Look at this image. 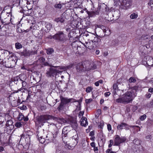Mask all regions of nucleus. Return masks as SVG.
I'll list each match as a JSON object with an SVG mask.
<instances>
[{
  "label": "nucleus",
  "instance_id": "obj_53",
  "mask_svg": "<svg viewBox=\"0 0 153 153\" xmlns=\"http://www.w3.org/2000/svg\"><path fill=\"white\" fill-rule=\"evenodd\" d=\"M91 146L93 147H95V144L94 142H93L91 143Z\"/></svg>",
  "mask_w": 153,
  "mask_h": 153
},
{
  "label": "nucleus",
  "instance_id": "obj_35",
  "mask_svg": "<svg viewBox=\"0 0 153 153\" xmlns=\"http://www.w3.org/2000/svg\"><path fill=\"white\" fill-rule=\"evenodd\" d=\"M128 81L130 82H135L136 81V79L134 77H131L129 79Z\"/></svg>",
  "mask_w": 153,
  "mask_h": 153
},
{
  "label": "nucleus",
  "instance_id": "obj_19",
  "mask_svg": "<svg viewBox=\"0 0 153 153\" xmlns=\"http://www.w3.org/2000/svg\"><path fill=\"white\" fill-rule=\"evenodd\" d=\"M78 140L74 139H70V144L73 147H74L78 143Z\"/></svg>",
  "mask_w": 153,
  "mask_h": 153
},
{
  "label": "nucleus",
  "instance_id": "obj_48",
  "mask_svg": "<svg viewBox=\"0 0 153 153\" xmlns=\"http://www.w3.org/2000/svg\"><path fill=\"white\" fill-rule=\"evenodd\" d=\"M100 27H101V29H102L103 30V32H104V33L106 32V29L105 28V27L104 26L102 25L100 26Z\"/></svg>",
  "mask_w": 153,
  "mask_h": 153
},
{
  "label": "nucleus",
  "instance_id": "obj_27",
  "mask_svg": "<svg viewBox=\"0 0 153 153\" xmlns=\"http://www.w3.org/2000/svg\"><path fill=\"white\" fill-rule=\"evenodd\" d=\"M73 66V64H71L70 65H68L66 67H62V69H63L64 70H67L68 69H70V68H72Z\"/></svg>",
  "mask_w": 153,
  "mask_h": 153
},
{
  "label": "nucleus",
  "instance_id": "obj_56",
  "mask_svg": "<svg viewBox=\"0 0 153 153\" xmlns=\"http://www.w3.org/2000/svg\"><path fill=\"white\" fill-rule=\"evenodd\" d=\"M23 119L25 121H27L28 120V118L27 117H25L24 116Z\"/></svg>",
  "mask_w": 153,
  "mask_h": 153
},
{
  "label": "nucleus",
  "instance_id": "obj_9",
  "mask_svg": "<svg viewBox=\"0 0 153 153\" xmlns=\"http://www.w3.org/2000/svg\"><path fill=\"white\" fill-rule=\"evenodd\" d=\"M92 37L94 38V39H92L91 40L94 48L99 46L101 43V39L93 35H92Z\"/></svg>",
  "mask_w": 153,
  "mask_h": 153
},
{
  "label": "nucleus",
  "instance_id": "obj_1",
  "mask_svg": "<svg viewBox=\"0 0 153 153\" xmlns=\"http://www.w3.org/2000/svg\"><path fill=\"white\" fill-rule=\"evenodd\" d=\"M137 87H131L129 91L122 97L116 99V101L118 103L128 104L132 102L137 96L136 92Z\"/></svg>",
  "mask_w": 153,
  "mask_h": 153
},
{
  "label": "nucleus",
  "instance_id": "obj_47",
  "mask_svg": "<svg viewBox=\"0 0 153 153\" xmlns=\"http://www.w3.org/2000/svg\"><path fill=\"white\" fill-rule=\"evenodd\" d=\"M149 107H153V100H152L150 102V103L149 105Z\"/></svg>",
  "mask_w": 153,
  "mask_h": 153
},
{
  "label": "nucleus",
  "instance_id": "obj_38",
  "mask_svg": "<svg viewBox=\"0 0 153 153\" xmlns=\"http://www.w3.org/2000/svg\"><path fill=\"white\" fill-rule=\"evenodd\" d=\"M112 149H107L106 151V153H116V152H115L111 151Z\"/></svg>",
  "mask_w": 153,
  "mask_h": 153
},
{
  "label": "nucleus",
  "instance_id": "obj_28",
  "mask_svg": "<svg viewBox=\"0 0 153 153\" xmlns=\"http://www.w3.org/2000/svg\"><path fill=\"white\" fill-rule=\"evenodd\" d=\"M53 49L52 48H48L47 50L46 53L48 54H51L53 52Z\"/></svg>",
  "mask_w": 153,
  "mask_h": 153
},
{
  "label": "nucleus",
  "instance_id": "obj_45",
  "mask_svg": "<svg viewBox=\"0 0 153 153\" xmlns=\"http://www.w3.org/2000/svg\"><path fill=\"white\" fill-rule=\"evenodd\" d=\"M39 60L41 62H44L45 61V59L43 57H41L39 58Z\"/></svg>",
  "mask_w": 153,
  "mask_h": 153
},
{
  "label": "nucleus",
  "instance_id": "obj_46",
  "mask_svg": "<svg viewBox=\"0 0 153 153\" xmlns=\"http://www.w3.org/2000/svg\"><path fill=\"white\" fill-rule=\"evenodd\" d=\"M83 114L84 112L81 111L79 112V114L78 116L80 118L81 117H82L83 115Z\"/></svg>",
  "mask_w": 153,
  "mask_h": 153
},
{
  "label": "nucleus",
  "instance_id": "obj_29",
  "mask_svg": "<svg viewBox=\"0 0 153 153\" xmlns=\"http://www.w3.org/2000/svg\"><path fill=\"white\" fill-rule=\"evenodd\" d=\"M38 136L39 138V139L40 142L42 143H44L45 141V140L44 138H43L42 136H40V137H39V136L38 135Z\"/></svg>",
  "mask_w": 153,
  "mask_h": 153
},
{
  "label": "nucleus",
  "instance_id": "obj_58",
  "mask_svg": "<svg viewBox=\"0 0 153 153\" xmlns=\"http://www.w3.org/2000/svg\"><path fill=\"white\" fill-rule=\"evenodd\" d=\"M149 91L150 92H153V88H150L149 89Z\"/></svg>",
  "mask_w": 153,
  "mask_h": 153
},
{
  "label": "nucleus",
  "instance_id": "obj_61",
  "mask_svg": "<svg viewBox=\"0 0 153 153\" xmlns=\"http://www.w3.org/2000/svg\"><path fill=\"white\" fill-rule=\"evenodd\" d=\"M26 82L25 81L22 82V86H25L26 85Z\"/></svg>",
  "mask_w": 153,
  "mask_h": 153
},
{
  "label": "nucleus",
  "instance_id": "obj_44",
  "mask_svg": "<svg viewBox=\"0 0 153 153\" xmlns=\"http://www.w3.org/2000/svg\"><path fill=\"white\" fill-rule=\"evenodd\" d=\"M97 114L98 115L97 117L101 114V110L100 109H98L97 112ZM96 117L97 116V115H96Z\"/></svg>",
  "mask_w": 153,
  "mask_h": 153
},
{
  "label": "nucleus",
  "instance_id": "obj_64",
  "mask_svg": "<svg viewBox=\"0 0 153 153\" xmlns=\"http://www.w3.org/2000/svg\"><path fill=\"white\" fill-rule=\"evenodd\" d=\"M125 129L126 130H128L129 129V126H128V125H127V126H124Z\"/></svg>",
  "mask_w": 153,
  "mask_h": 153
},
{
  "label": "nucleus",
  "instance_id": "obj_21",
  "mask_svg": "<svg viewBox=\"0 0 153 153\" xmlns=\"http://www.w3.org/2000/svg\"><path fill=\"white\" fill-rule=\"evenodd\" d=\"M71 127L74 128V129L75 130V129H76L78 125L76 121L74 120L71 122Z\"/></svg>",
  "mask_w": 153,
  "mask_h": 153
},
{
  "label": "nucleus",
  "instance_id": "obj_40",
  "mask_svg": "<svg viewBox=\"0 0 153 153\" xmlns=\"http://www.w3.org/2000/svg\"><path fill=\"white\" fill-rule=\"evenodd\" d=\"M146 117V116L145 114H144L141 116L140 117V119L141 120H144Z\"/></svg>",
  "mask_w": 153,
  "mask_h": 153
},
{
  "label": "nucleus",
  "instance_id": "obj_7",
  "mask_svg": "<svg viewBox=\"0 0 153 153\" xmlns=\"http://www.w3.org/2000/svg\"><path fill=\"white\" fill-rule=\"evenodd\" d=\"M9 13L7 12H5L4 10H3L1 13V18H2V19L3 20L5 23V24H7L10 23L11 21V17L9 16Z\"/></svg>",
  "mask_w": 153,
  "mask_h": 153
},
{
  "label": "nucleus",
  "instance_id": "obj_57",
  "mask_svg": "<svg viewBox=\"0 0 153 153\" xmlns=\"http://www.w3.org/2000/svg\"><path fill=\"white\" fill-rule=\"evenodd\" d=\"M4 150V148L2 146H0V152H1Z\"/></svg>",
  "mask_w": 153,
  "mask_h": 153
},
{
  "label": "nucleus",
  "instance_id": "obj_17",
  "mask_svg": "<svg viewBox=\"0 0 153 153\" xmlns=\"http://www.w3.org/2000/svg\"><path fill=\"white\" fill-rule=\"evenodd\" d=\"M81 125L85 127L88 125V122L87 118L84 117H82L81 120Z\"/></svg>",
  "mask_w": 153,
  "mask_h": 153
},
{
  "label": "nucleus",
  "instance_id": "obj_24",
  "mask_svg": "<svg viewBox=\"0 0 153 153\" xmlns=\"http://www.w3.org/2000/svg\"><path fill=\"white\" fill-rule=\"evenodd\" d=\"M88 145L87 141L84 140L82 142V147L83 149H86L88 147Z\"/></svg>",
  "mask_w": 153,
  "mask_h": 153
},
{
  "label": "nucleus",
  "instance_id": "obj_37",
  "mask_svg": "<svg viewBox=\"0 0 153 153\" xmlns=\"http://www.w3.org/2000/svg\"><path fill=\"white\" fill-rule=\"evenodd\" d=\"M134 143L137 145H139L140 144V141L138 140H134Z\"/></svg>",
  "mask_w": 153,
  "mask_h": 153
},
{
  "label": "nucleus",
  "instance_id": "obj_5",
  "mask_svg": "<svg viewBox=\"0 0 153 153\" xmlns=\"http://www.w3.org/2000/svg\"><path fill=\"white\" fill-rule=\"evenodd\" d=\"M53 118V117L49 115H44L38 116L37 117V121L39 123L43 124L48 120Z\"/></svg>",
  "mask_w": 153,
  "mask_h": 153
},
{
  "label": "nucleus",
  "instance_id": "obj_23",
  "mask_svg": "<svg viewBox=\"0 0 153 153\" xmlns=\"http://www.w3.org/2000/svg\"><path fill=\"white\" fill-rule=\"evenodd\" d=\"M127 126V124L126 123H123L120 124H119L117 126V128L119 130H121L123 128V127Z\"/></svg>",
  "mask_w": 153,
  "mask_h": 153
},
{
  "label": "nucleus",
  "instance_id": "obj_15",
  "mask_svg": "<svg viewBox=\"0 0 153 153\" xmlns=\"http://www.w3.org/2000/svg\"><path fill=\"white\" fill-rule=\"evenodd\" d=\"M54 135L52 133L48 134L46 137V139L49 140L50 142H53L54 139L56 138V136Z\"/></svg>",
  "mask_w": 153,
  "mask_h": 153
},
{
  "label": "nucleus",
  "instance_id": "obj_14",
  "mask_svg": "<svg viewBox=\"0 0 153 153\" xmlns=\"http://www.w3.org/2000/svg\"><path fill=\"white\" fill-rule=\"evenodd\" d=\"M77 71L80 72L85 70L87 68V66L84 65L83 63L81 62L78 63L76 66Z\"/></svg>",
  "mask_w": 153,
  "mask_h": 153
},
{
  "label": "nucleus",
  "instance_id": "obj_18",
  "mask_svg": "<svg viewBox=\"0 0 153 153\" xmlns=\"http://www.w3.org/2000/svg\"><path fill=\"white\" fill-rule=\"evenodd\" d=\"M86 45H85V46L88 48L89 49H91L95 48L93 45V42L91 40L89 42L86 43Z\"/></svg>",
  "mask_w": 153,
  "mask_h": 153
},
{
  "label": "nucleus",
  "instance_id": "obj_59",
  "mask_svg": "<svg viewBox=\"0 0 153 153\" xmlns=\"http://www.w3.org/2000/svg\"><path fill=\"white\" fill-rule=\"evenodd\" d=\"M113 88L114 89L115 92L116 93V91L118 89V87H113Z\"/></svg>",
  "mask_w": 153,
  "mask_h": 153
},
{
  "label": "nucleus",
  "instance_id": "obj_11",
  "mask_svg": "<svg viewBox=\"0 0 153 153\" xmlns=\"http://www.w3.org/2000/svg\"><path fill=\"white\" fill-rule=\"evenodd\" d=\"M100 10L97 9L94 11H86L89 17H94L96 15H98L99 14Z\"/></svg>",
  "mask_w": 153,
  "mask_h": 153
},
{
  "label": "nucleus",
  "instance_id": "obj_6",
  "mask_svg": "<svg viewBox=\"0 0 153 153\" xmlns=\"http://www.w3.org/2000/svg\"><path fill=\"white\" fill-rule=\"evenodd\" d=\"M126 140V137H120L118 135H116L114 137V146H119L120 145L124 142Z\"/></svg>",
  "mask_w": 153,
  "mask_h": 153
},
{
  "label": "nucleus",
  "instance_id": "obj_2",
  "mask_svg": "<svg viewBox=\"0 0 153 153\" xmlns=\"http://www.w3.org/2000/svg\"><path fill=\"white\" fill-rule=\"evenodd\" d=\"M114 4L116 6L120 5L123 9H126L129 7L132 4V0H114Z\"/></svg>",
  "mask_w": 153,
  "mask_h": 153
},
{
  "label": "nucleus",
  "instance_id": "obj_42",
  "mask_svg": "<svg viewBox=\"0 0 153 153\" xmlns=\"http://www.w3.org/2000/svg\"><path fill=\"white\" fill-rule=\"evenodd\" d=\"M15 126L16 127H19L22 126V124L20 122H19V123L17 122V123H16V124H15Z\"/></svg>",
  "mask_w": 153,
  "mask_h": 153
},
{
  "label": "nucleus",
  "instance_id": "obj_51",
  "mask_svg": "<svg viewBox=\"0 0 153 153\" xmlns=\"http://www.w3.org/2000/svg\"><path fill=\"white\" fill-rule=\"evenodd\" d=\"M30 94L29 93L28 94V96L27 97V99H26V100L28 101H28H30Z\"/></svg>",
  "mask_w": 153,
  "mask_h": 153
},
{
  "label": "nucleus",
  "instance_id": "obj_60",
  "mask_svg": "<svg viewBox=\"0 0 153 153\" xmlns=\"http://www.w3.org/2000/svg\"><path fill=\"white\" fill-rule=\"evenodd\" d=\"M32 29V26H30L29 29H27L26 30L27 32H28L30 30Z\"/></svg>",
  "mask_w": 153,
  "mask_h": 153
},
{
  "label": "nucleus",
  "instance_id": "obj_13",
  "mask_svg": "<svg viewBox=\"0 0 153 153\" xmlns=\"http://www.w3.org/2000/svg\"><path fill=\"white\" fill-rule=\"evenodd\" d=\"M141 39L142 40H146L147 41H148L147 43H146L145 44L146 47V48H149L150 47V45L149 43L151 40L150 39L149 36L148 35L145 34L143 35L141 37Z\"/></svg>",
  "mask_w": 153,
  "mask_h": 153
},
{
  "label": "nucleus",
  "instance_id": "obj_22",
  "mask_svg": "<svg viewBox=\"0 0 153 153\" xmlns=\"http://www.w3.org/2000/svg\"><path fill=\"white\" fill-rule=\"evenodd\" d=\"M54 21L57 23H63L64 21V19L62 17H58L55 18Z\"/></svg>",
  "mask_w": 153,
  "mask_h": 153
},
{
  "label": "nucleus",
  "instance_id": "obj_8",
  "mask_svg": "<svg viewBox=\"0 0 153 153\" xmlns=\"http://www.w3.org/2000/svg\"><path fill=\"white\" fill-rule=\"evenodd\" d=\"M71 127L70 126H66L63 128L62 130V137L63 141L65 142V141H64L63 137H65L68 134V133L71 131Z\"/></svg>",
  "mask_w": 153,
  "mask_h": 153
},
{
  "label": "nucleus",
  "instance_id": "obj_31",
  "mask_svg": "<svg viewBox=\"0 0 153 153\" xmlns=\"http://www.w3.org/2000/svg\"><path fill=\"white\" fill-rule=\"evenodd\" d=\"M103 81L102 80H100L99 81L95 82V85L96 86H98L99 85H102V84Z\"/></svg>",
  "mask_w": 153,
  "mask_h": 153
},
{
  "label": "nucleus",
  "instance_id": "obj_54",
  "mask_svg": "<svg viewBox=\"0 0 153 153\" xmlns=\"http://www.w3.org/2000/svg\"><path fill=\"white\" fill-rule=\"evenodd\" d=\"M129 126L130 127H132V128H134V127H136L138 128H139V130L140 131V127L139 126Z\"/></svg>",
  "mask_w": 153,
  "mask_h": 153
},
{
  "label": "nucleus",
  "instance_id": "obj_55",
  "mask_svg": "<svg viewBox=\"0 0 153 153\" xmlns=\"http://www.w3.org/2000/svg\"><path fill=\"white\" fill-rule=\"evenodd\" d=\"M94 150L95 152H96V151L97 152L98 151V149L97 147H96V146H95V147H94Z\"/></svg>",
  "mask_w": 153,
  "mask_h": 153
},
{
  "label": "nucleus",
  "instance_id": "obj_16",
  "mask_svg": "<svg viewBox=\"0 0 153 153\" xmlns=\"http://www.w3.org/2000/svg\"><path fill=\"white\" fill-rule=\"evenodd\" d=\"M146 59H147L146 65V66H151L153 65V58L149 56H146Z\"/></svg>",
  "mask_w": 153,
  "mask_h": 153
},
{
  "label": "nucleus",
  "instance_id": "obj_36",
  "mask_svg": "<svg viewBox=\"0 0 153 153\" xmlns=\"http://www.w3.org/2000/svg\"><path fill=\"white\" fill-rule=\"evenodd\" d=\"M91 87H88L86 89V92L87 93L90 92L92 90Z\"/></svg>",
  "mask_w": 153,
  "mask_h": 153
},
{
  "label": "nucleus",
  "instance_id": "obj_30",
  "mask_svg": "<svg viewBox=\"0 0 153 153\" xmlns=\"http://www.w3.org/2000/svg\"><path fill=\"white\" fill-rule=\"evenodd\" d=\"M24 116L22 113H19L17 118L19 120H22L24 118Z\"/></svg>",
  "mask_w": 153,
  "mask_h": 153
},
{
  "label": "nucleus",
  "instance_id": "obj_63",
  "mask_svg": "<svg viewBox=\"0 0 153 153\" xmlns=\"http://www.w3.org/2000/svg\"><path fill=\"white\" fill-rule=\"evenodd\" d=\"M100 52L99 50H97L96 51L95 53L96 54L98 55L99 53Z\"/></svg>",
  "mask_w": 153,
  "mask_h": 153
},
{
  "label": "nucleus",
  "instance_id": "obj_12",
  "mask_svg": "<svg viewBox=\"0 0 153 153\" xmlns=\"http://www.w3.org/2000/svg\"><path fill=\"white\" fill-rule=\"evenodd\" d=\"M60 71H59L57 70L54 68H51L50 71L47 73V76H51L56 75V77L57 76V73H59Z\"/></svg>",
  "mask_w": 153,
  "mask_h": 153
},
{
  "label": "nucleus",
  "instance_id": "obj_50",
  "mask_svg": "<svg viewBox=\"0 0 153 153\" xmlns=\"http://www.w3.org/2000/svg\"><path fill=\"white\" fill-rule=\"evenodd\" d=\"M110 93L109 92H105V96L106 97H108L109 96V95L110 94Z\"/></svg>",
  "mask_w": 153,
  "mask_h": 153
},
{
  "label": "nucleus",
  "instance_id": "obj_20",
  "mask_svg": "<svg viewBox=\"0 0 153 153\" xmlns=\"http://www.w3.org/2000/svg\"><path fill=\"white\" fill-rule=\"evenodd\" d=\"M138 16V13L137 12L133 13L130 15V18L132 19H136Z\"/></svg>",
  "mask_w": 153,
  "mask_h": 153
},
{
  "label": "nucleus",
  "instance_id": "obj_39",
  "mask_svg": "<svg viewBox=\"0 0 153 153\" xmlns=\"http://www.w3.org/2000/svg\"><path fill=\"white\" fill-rule=\"evenodd\" d=\"M59 122H60V123L62 124L66 123V121L63 118H61L59 119Z\"/></svg>",
  "mask_w": 153,
  "mask_h": 153
},
{
  "label": "nucleus",
  "instance_id": "obj_52",
  "mask_svg": "<svg viewBox=\"0 0 153 153\" xmlns=\"http://www.w3.org/2000/svg\"><path fill=\"white\" fill-rule=\"evenodd\" d=\"M146 97L147 98H149L151 96V94H147L145 95Z\"/></svg>",
  "mask_w": 153,
  "mask_h": 153
},
{
  "label": "nucleus",
  "instance_id": "obj_33",
  "mask_svg": "<svg viewBox=\"0 0 153 153\" xmlns=\"http://www.w3.org/2000/svg\"><path fill=\"white\" fill-rule=\"evenodd\" d=\"M15 47L17 49H19L22 48V46L20 43L18 42L15 44Z\"/></svg>",
  "mask_w": 153,
  "mask_h": 153
},
{
  "label": "nucleus",
  "instance_id": "obj_62",
  "mask_svg": "<svg viewBox=\"0 0 153 153\" xmlns=\"http://www.w3.org/2000/svg\"><path fill=\"white\" fill-rule=\"evenodd\" d=\"M104 102V100L103 99H101L100 100V103L101 104H102Z\"/></svg>",
  "mask_w": 153,
  "mask_h": 153
},
{
  "label": "nucleus",
  "instance_id": "obj_3",
  "mask_svg": "<svg viewBox=\"0 0 153 153\" xmlns=\"http://www.w3.org/2000/svg\"><path fill=\"white\" fill-rule=\"evenodd\" d=\"M60 99L61 104L59 107V108L60 109H62L63 108L65 104H66L70 102H77L79 105L80 104V102L79 101H76L73 98L68 99L67 98H64L61 97Z\"/></svg>",
  "mask_w": 153,
  "mask_h": 153
},
{
  "label": "nucleus",
  "instance_id": "obj_32",
  "mask_svg": "<svg viewBox=\"0 0 153 153\" xmlns=\"http://www.w3.org/2000/svg\"><path fill=\"white\" fill-rule=\"evenodd\" d=\"M52 25L49 23L46 24L45 27L47 28L48 30H49L52 28Z\"/></svg>",
  "mask_w": 153,
  "mask_h": 153
},
{
  "label": "nucleus",
  "instance_id": "obj_49",
  "mask_svg": "<svg viewBox=\"0 0 153 153\" xmlns=\"http://www.w3.org/2000/svg\"><path fill=\"white\" fill-rule=\"evenodd\" d=\"M107 128L109 131H110L111 129V127L110 124H108L107 125Z\"/></svg>",
  "mask_w": 153,
  "mask_h": 153
},
{
  "label": "nucleus",
  "instance_id": "obj_4",
  "mask_svg": "<svg viewBox=\"0 0 153 153\" xmlns=\"http://www.w3.org/2000/svg\"><path fill=\"white\" fill-rule=\"evenodd\" d=\"M52 38L59 41L64 42L66 40L67 36L62 32L60 31L51 36V38Z\"/></svg>",
  "mask_w": 153,
  "mask_h": 153
},
{
  "label": "nucleus",
  "instance_id": "obj_41",
  "mask_svg": "<svg viewBox=\"0 0 153 153\" xmlns=\"http://www.w3.org/2000/svg\"><path fill=\"white\" fill-rule=\"evenodd\" d=\"M109 144L108 146L109 148H110L113 144V141L112 140H110L109 141Z\"/></svg>",
  "mask_w": 153,
  "mask_h": 153
},
{
  "label": "nucleus",
  "instance_id": "obj_34",
  "mask_svg": "<svg viewBox=\"0 0 153 153\" xmlns=\"http://www.w3.org/2000/svg\"><path fill=\"white\" fill-rule=\"evenodd\" d=\"M74 134H75L74 136L70 137V138L78 140V136L76 132H74Z\"/></svg>",
  "mask_w": 153,
  "mask_h": 153
},
{
  "label": "nucleus",
  "instance_id": "obj_25",
  "mask_svg": "<svg viewBox=\"0 0 153 153\" xmlns=\"http://www.w3.org/2000/svg\"><path fill=\"white\" fill-rule=\"evenodd\" d=\"M76 132L75 130V129H72L70 132L68 133V135L70 137H73V136H74L75 134H74V132Z\"/></svg>",
  "mask_w": 153,
  "mask_h": 153
},
{
  "label": "nucleus",
  "instance_id": "obj_10",
  "mask_svg": "<svg viewBox=\"0 0 153 153\" xmlns=\"http://www.w3.org/2000/svg\"><path fill=\"white\" fill-rule=\"evenodd\" d=\"M36 53V51L25 50L21 53V55L25 56H28L30 55H34Z\"/></svg>",
  "mask_w": 153,
  "mask_h": 153
},
{
  "label": "nucleus",
  "instance_id": "obj_26",
  "mask_svg": "<svg viewBox=\"0 0 153 153\" xmlns=\"http://www.w3.org/2000/svg\"><path fill=\"white\" fill-rule=\"evenodd\" d=\"M54 7L56 9H59L62 8V5L60 3L58 4L56 3L55 4Z\"/></svg>",
  "mask_w": 153,
  "mask_h": 153
},
{
  "label": "nucleus",
  "instance_id": "obj_43",
  "mask_svg": "<svg viewBox=\"0 0 153 153\" xmlns=\"http://www.w3.org/2000/svg\"><path fill=\"white\" fill-rule=\"evenodd\" d=\"M93 100L91 98H90L88 99H86L85 100V102L86 103L88 104L91 102Z\"/></svg>",
  "mask_w": 153,
  "mask_h": 153
}]
</instances>
